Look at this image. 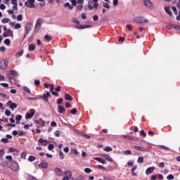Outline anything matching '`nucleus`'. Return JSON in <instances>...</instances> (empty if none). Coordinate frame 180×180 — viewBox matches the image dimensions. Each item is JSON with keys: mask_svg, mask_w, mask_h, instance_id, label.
<instances>
[{"mask_svg": "<svg viewBox=\"0 0 180 180\" xmlns=\"http://www.w3.org/2000/svg\"><path fill=\"white\" fill-rule=\"evenodd\" d=\"M134 23H148V20L144 17H136L134 19Z\"/></svg>", "mask_w": 180, "mask_h": 180, "instance_id": "1", "label": "nucleus"}, {"mask_svg": "<svg viewBox=\"0 0 180 180\" xmlns=\"http://www.w3.org/2000/svg\"><path fill=\"white\" fill-rule=\"evenodd\" d=\"M8 64H9V63L6 60H1L0 61L1 70H6V68H8Z\"/></svg>", "mask_w": 180, "mask_h": 180, "instance_id": "2", "label": "nucleus"}, {"mask_svg": "<svg viewBox=\"0 0 180 180\" xmlns=\"http://www.w3.org/2000/svg\"><path fill=\"white\" fill-rule=\"evenodd\" d=\"M9 168H11V169L13 171H19V164H18L16 162H13L9 166Z\"/></svg>", "mask_w": 180, "mask_h": 180, "instance_id": "3", "label": "nucleus"}, {"mask_svg": "<svg viewBox=\"0 0 180 180\" xmlns=\"http://www.w3.org/2000/svg\"><path fill=\"white\" fill-rule=\"evenodd\" d=\"M25 5L27 8H36V5H34V0H27Z\"/></svg>", "mask_w": 180, "mask_h": 180, "instance_id": "4", "label": "nucleus"}, {"mask_svg": "<svg viewBox=\"0 0 180 180\" xmlns=\"http://www.w3.org/2000/svg\"><path fill=\"white\" fill-rule=\"evenodd\" d=\"M65 176L63 180H70V178L72 176V173L70 170H65L64 172Z\"/></svg>", "mask_w": 180, "mask_h": 180, "instance_id": "5", "label": "nucleus"}, {"mask_svg": "<svg viewBox=\"0 0 180 180\" xmlns=\"http://www.w3.org/2000/svg\"><path fill=\"white\" fill-rule=\"evenodd\" d=\"M144 5L148 8V9H154V5H153V3L150 0H143Z\"/></svg>", "mask_w": 180, "mask_h": 180, "instance_id": "6", "label": "nucleus"}, {"mask_svg": "<svg viewBox=\"0 0 180 180\" xmlns=\"http://www.w3.org/2000/svg\"><path fill=\"white\" fill-rule=\"evenodd\" d=\"M41 23H43V19L39 18L35 24V30H40V27H41Z\"/></svg>", "mask_w": 180, "mask_h": 180, "instance_id": "7", "label": "nucleus"}, {"mask_svg": "<svg viewBox=\"0 0 180 180\" xmlns=\"http://www.w3.org/2000/svg\"><path fill=\"white\" fill-rule=\"evenodd\" d=\"M34 123L36 124H40L41 127H44V126H46V122H44L41 118H40L39 120H35Z\"/></svg>", "mask_w": 180, "mask_h": 180, "instance_id": "8", "label": "nucleus"}, {"mask_svg": "<svg viewBox=\"0 0 180 180\" xmlns=\"http://www.w3.org/2000/svg\"><path fill=\"white\" fill-rule=\"evenodd\" d=\"M38 143H40V144H41V146H44V147H46V146H47L49 144V141L40 138L38 140Z\"/></svg>", "mask_w": 180, "mask_h": 180, "instance_id": "9", "label": "nucleus"}, {"mask_svg": "<svg viewBox=\"0 0 180 180\" xmlns=\"http://www.w3.org/2000/svg\"><path fill=\"white\" fill-rule=\"evenodd\" d=\"M32 27H33V25L32 23H27L25 27V34H29L30 30H32Z\"/></svg>", "mask_w": 180, "mask_h": 180, "instance_id": "10", "label": "nucleus"}, {"mask_svg": "<svg viewBox=\"0 0 180 180\" xmlns=\"http://www.w3.org/2000/svg\"><path fill=\"white\" fill-rule=\"evenodd\" d=\"M54 172L58 176H61L63 175V170L59 167H56L54 169Z\"/></svg>", "mask_w": 180, "mask_h": 180, "instance_id": "11", "label": "nucleus"}, {"mask_svg": "<svg viewBox=\"0 0 180 180\" xmlns=\"http://www.w3.org/2000/svg\"><path fill=\"white\" fill-rule=\"evenodd\" d=\"M155 169V167H148L146 171V175H150V174H153Z\"/></svg>", "mask_w": 180, "mask_h": 180, "instance_id": "12", "label": "nucleus"}, {"mask_svg": "<svg viewBox=\"0 0 180 180\" xmlns=\"http://www.w3.org/2000/svg\"><path fill=\"white\" fill-rule=\"evenodd\" d=\"M134 148L135 150H138V151H148V149H147L146 148L144 147H141V146H134Z\"/></svg>", "mask_w": 180, "mask_h": 180, "instance_id": "13", "label": "nucleus"}, {"mask_svg": "<svg viewBox=\"0 0 180 180\" xmlns=\"http://www.w3.org/2000/svg\"><path fill=\"white\" fill-rule=\"evenodd\" d=\"M91 27H92V25H80L79 26H76V29H88Z\"/></svg>", "mask_w": 180, "mask_h": 180, "instance_id": "14", "label": "nucleus"}, {"mask_svg": "<svg viewBox=\"0 0 180 180\" xmlns=\"http://www.w3.org/2000/svg\"><path fill=\"white\" fill-rule=\"evenodd\" d=\"M39 167H40V168H48L49 167V163H47V162H44L42 161L41 162V163L39 165Z\"/></svg>", "mask_w": 180, "mask_h": 180, "instance_id": "15", "label": "nucleus"}, {"mask_svg": "<svg viewBox=\"0 0 180 180\" xmlns=\"http://www.w3.org/2000/svg\"><path fill=\"white\" fill-rule=\"evenodd\" d=\"M102 157H103V158H105L107 161H109L110 162H113V160L112 159V158H110V156H108L106 154H103Z\"/></svg>", "mask_w": 180, "mask_h": 180, "instance_id": "16", "label": "nucleus"}, {"mask_svg": "<svg viewBox=\"0 0 180 180\" xmlns=\"http://www.w3.org/2000/svg\"><path fill=\"white\" fill-rule=\"evenodd\" d=\"M94 160L96 161H98V162H101V164H105L106 161L103 159H102V158H94Z\"/></svg>", "mask_w": 180, "mask_h": 180, "instance_id": "17", "label": "nucleus"}, {"mask_svg": "<svg viewBox=\"0 0 180 180\" xmlns=\"http://www.w3.org/2000/svg\"><path fill=\"white\" fill-rule=\"evenodd\" d=\"M165 11L166 12V13H167L169 15V16H172V12H171V9L169 8V7H165Z\"/></svg>", "mask_w": 180, "mask_h": 180, "instance_id": "18", "label": "nucleus"}, {"mask_svg": "<svg viewBox=\"0 0 180 180\" xmlns=\"http://www.w3.org/2000/svg\"><path fill=\"white\" fill-rule=\"evenodd\" d=\"M65 99H66V101H72V97L71 96V95H70V94L66 93L65 94Z\"/></svg>", "mask_w": 180, "mask_h": 180, "instance_id": "19", "label": "nucleus"}, {"mask_svg": "<svg viewBox=\"0 0 180 180\" xmlns=\"http://www.w3.org/2000/svg\"><path fill=\"white\" fill-rule=\"evenodd\" d=\"M33 116H34V113H27L25 115V119H26V120H27L29 119H32V117H33Z\"/></svg>", "mask_w": 180, "mask_h": 180, "instance_id": "20", "label": "nucleus"}, {"mask_svg": "<svg viewBox=\"0 0 180 180\" xmlns=\"http://www.w3.org/2000/svg\"><path fill=\"white\" fill-rule=\"evenodd\" d=\"M28 50L29 51H34V50H36V46H34L33 44H30L28 46Z\"/></svg>", "mask_w": 180, "mask_h": 180, "instance_id": "21", "label": "nucleus"}, {"mask_svg": "<svg viewBox=\"0 0 180 180\" xmlns=\"http://www.w3.org/2000/svg\"><path fill=\"white\" fill-rule=\"evenodd\" d=\"M36 160V157L33 156V155H30L28 158V161H30V162H33V161Z\"/></svg>", "mask_w": 180, "mask_h": 180, "instance_id": "22", "label": "nucleus"}, {"mask_svg": "<svg viewBox=\"0 0 180 180\" xmlns=\"http://www.w3.org/2000/svg\"><path fill=\"white\" fill-rule=\"evenodd\" d=\"M59 112L60 113H65V108L63 107V105L58 106Z\"/></svg>", "mask_w": 180, "mask_h": 180, "instance_id": "23", "label": "nucleus"}, {"mask_svg": "<svg viewBox=\"0 0 180 180\" xmlns=\"http://www.w3.org/2000/svg\"><path fill=\"white\" fill-rule=\"evenodd\" d=\"M122 154H124V155H131V150H124L122 151Z\"/></svg>", "mask_w": 180, "mask_h": 180, "instance_id": "24", "label": "nucleus"}, {"mask_svg": "<svg viewBox=\"0 0 180 180\" xmlns=\"http://www.w3.org/2000/svg\"><path fill=\"white\" fill-rule=\"evenodd\" d=\"M16 108H18V105L15 103H13L10 105V109H11L12 110L16 109Z\"/></svg>", "mask_w": 180, "mask_h": 180, "instance_id": "25", "label": "nucleus"}, {"mask_svg": "<svg viewBox=\"0 0 180 180\" xmlns=\"http://www.w3.org/2000/svg\"><path fill=\"white\" fill-rule=\"evenodd\" d=\"M137 162L138 164H143L144 162V158L143 157H139Z\"/></svg>", "mask_w": 180, "mask_h": 180, "instance_id": "26", "label": "nucleus"}, {"mask_svg": "<svg viewBox=\"0 0 180 180\" xmlns=\"http://www.w3.org/2000/svg\"><path fill=\"white\" fill-rule=\"evenodd\" d=\"M170 27H174V29H178V30H180V26L176 25L175 24H169Z\"/></svg>", "mask_w": 180, "mask_h": 180, "instance_id": "27", "label": "nucleus"}, {"mask_svg": "<svg viewBox=\"0 0 180 180\" xmlns=\"http://www.w3.org/2000/svg\"><path fill=\"white\" fill-rule=\"evenodd\" d=\"M122 137L124 139H127V140H134V138L133 136H130L129 135H123Z\"/></svg>", "mask_w": 180, "mask_h": 180, "instance_id": "28", "label": "nucleus"}, {"mask_svg": "<svg viewBox=\"0 0 180 180\" xmlns=\"http://www.w3.org/2000/svg\"><path fill=\"white\" fill-rule=\"evenodd\" d=\"M17 20L18 22H22V20H23V15H22L21 14L18 15L17 16Z\"/></svg>", "mask_w": 180, "mask_h": 180, "instance_id": "29", "label": "nucleus"}, {"mask_svg": "<svg viewBox=\"0 0 180 180\" xmlns=\"http://www.w3.org/2000/svg\"><path fill=\"white\" fill-rule=\"evenodd\" d=\"M22 56H23V51H21L15 54V57H17V58L22 57Z\"/></svg>", "mask_w": 180, "mask_h": 180, "instance_id": "30", "label": "nucleus"}, {"mask_svg": "<svg viewBox=\"0 0 180 180\" xmlns=\"http://www.w3.org/2000/svg\"><path fill=\"white\" fill-rule=\"evenodd\" d=\"M10 74L11 75H13V77H17L18 75V72L15 71V70H11L10 71Z\"/></svg>", "mask_w": 180, "mask_h": 180, "instance_id": "31", "label": "nucleus"}, {"mask_svg": "<svg viewBox=\"0 0 180 180\" xmlns=\"http://www.w3.org/2000/svg\"><path fill=\"white\" fill-rule=\"evenodd\" d=\"M4 44H6V46L11 45V39H6L4 40Z\"/></svg>", "mask_w": 180, "mask_h": 180, "instance_id": "32", "label": "nucleus"}, {"mask_svg": "<svg viewBox=\"0 0 180 180\" xmlns=\"http://www.w3.org/2000/svg\"><path fill=\"white\" fill-rule=\"evenodd\" d=\"M27 155V153L26 152H22L20 155L21 158H23L24 160H26V155Z\"/></svg>", "mask_w": 180, "mask_h": 180, "instance_id": "33", "label": "nucleus"}, {"mask_svg": "<svg viewBox=\"0 0 180 180\" xmlns=\"http://www.w3.org/2000/svg\"><path fill=\"white\" fill-rule=\"evenodd\" d=\"M42 99H44V101H46V102H49V97L47 96V94H44L43 96H42Z\"/></svg>", "mask_w": 180, "mask_h": 180, "instance_id": "34", "label": "nucleus"}, {"mask_svg": "<svg viewBox=\"0 0 180 180\" xmlns=\"http://www.w3.org/2000/svg\"><path fill=\"white\" fill-rule=\"evenodd\" d=\"M5 155V150L4 149L0 150V158H2Z\"/></svg>", "mask_w": 180, "mask_h": 180, "instance_id": "35", "label": "nucleus"}, {"mask_svg": "<svg viewBox=\"0 0 180 180\" xmlns=\"http://www.w3.org/2000/svg\"><path fill=\"white\" fill-rule=\"evenodd\" d=\"M112 148L110 146H107L105 148V151H107V153H109L110 151H112Z\"/></svg>", "mask_w": 180, "mask_h": 180, "instance_id": "36", "label": "nucleus"}, {"mask_svg": "<svg viewBox=\"0 0 180 180\" xmlns=\"http://www.w3.org/2000/svg\"><path fill=\"white\" fill-rule=\"evenodd\" d=\"M1 141L2 143H9V139H8L7 138H3V139H1Z\"/></svg>", "mask_w": 180, "mask_h": 180, "instance_id": "37", "label": "nucleus"}, {"mask_svg": "<svg viewBox=\"0 0 180 180\" xmlns=\"http://www.w3.org/2000/svg\"><path fill=\"white\" fill-rule=\"evenodd\" d=\"M44 39H45V40H47V41H51V37H50L49 35H45Z\"/></svg>", "mask_w": 180, "mask_h": 180, "instance_id": "38", "label": "nucleus"}, {"mask_svg": "<svg viewBox=\"0 0 180 180\" xmlns=\"http://www.w3.org/2000/svg\"><path fill=\"white\" fill-rule=\"evenodd\" d=\"M9 81L11 84H16V80H15V78L13 77H9Z\"/></svg>", "mask_w": 180, "mask_h": 180, "instance_id": "39", "label": "nucleus"}, {"mask_svg": "<svg viewBox=\"0 0 180 180\" xmlns=\"http://www.w3.org/2000/svg\"><path fill=\"white\" fill-rule=\"evenodd\" d=\"M172 11H173L174 15H178V11L176 10V7L173 6V7L172 8Z\"/></svg>", "mask_w": 180, "mask_h": 180, "instance_id": "40", "label": "nucleus"}, {"mask_svg": "<svg viewBox=\"0 0 180 180\" xmlns=\"http://www.w3.org/2000/svg\"><path fill=\"white\" fill-rule=\"evenodd\" d=\"M103 8H106L107 9H110V6H109V4L104 3L103 5Z\"/></svg>", "mask_w": 180, "mask_h": 180, "instance_id": "41", "label": "nucleus"}, {"mask_svg": "<svg viewBox=\"0 0 180 180\" xmlns=\"http://www.w3.org/2000/svg\"><path fill=\"white\" fill-rule=\"evenodd\" d=\"M59 157L61 158V160H63L64 158V153H63V151L59 150Z\"/></svg>", "mask_w": 180, "mask_h": 180, "instance_id": "42", "label": "nucleus"}, {"mask_svg": "<svg viewBox=\"0 0 180 180\" xmlns=\"http://www.w3.org/2000/svg\"><path fill=\"white\" fill-rule=\"evenodd\" d=\"M2 23H8L9 22V18H4L1 20Z\"/></svg>", "mask_w": 180, "mask_h": 180, "instance_id": "43", "label": "nucleus"}, {"mask_svg": "<svg viewBox=\"0 0 180 180\" xmlns=\"http://www.w3.org/2000/svg\"><path fill=\"white\" fill-rule=\"evenodd\" d=\"M99 20V17L98 16V15H94L93 16V20H94L95 22H96V20Z\"/></svg>", "mask_w": 180, "mask_h": 180, "instance_id": "44", "label": "nucleus"}, {"mask_svg": "<svg viewBox=\"0 0 180 180\" xmlns=\"http://www.w3.org/2000/svg\"><path fill=\"white\" fill-rule=\"evenodd\" d=\"M15 120H17L18 122H20V120H22V115H18L16 118Z\"/></svg>", "mask_w": 180, "mask_h": 180, "instance_id": "45", "label": "nucleus"}, {"mask_svg": "<svg viewBox=\"0 0 180 180\" xmlns=\"http://www.w3.org/2000/svg\"><path fill=\"white\" fill-rule=\"evenodd\" d=\"M61 103H63V98H60L57 100V104L58 105H61Z\"/></svg>", "mask_w": 180, "mask_h": 180, "instance_id": "46", "label": "nucleus"}, {"mask_svg": "<svg viewBox=\"0 0 180 180\" xmlns=\"http://www.w3.org/2000/svg\"><path fill=\"white\" fill-rule=\"evenodd\" d=\"M22 25L20 23H17L15 25V29H20Z\"/></svg>", "mask_w": 180, "mask_h": 180, "instance_id": "47", "label": "nucleus"}, {"mask_svg": "<svg viewBox=\"0 0 180 180\" xmlns=\"http://www.w3.org/2000/svg\"><path fill=\"white\" fill-rule=\"evenodd\" d=\"M24 91L27 94H30V89L27 86H24Z\"/></svg>", "mask_w": 180, "mask_h": 180, "instance_id": "48", "label": "nucleus"}, {"mask_svg": "<svg viewBox=\"0 0 180 180\" xmlns=\"http://www.w3.org/2000/svg\"><path fill=\"white\" fill-rule=\"evenodd\" d=\"M6 6H5V4H1L0 5V9H1V11H4V9H6Z\"/></svg>", "mask_w": 180, "mask_h": 180, "instance_id": "49", "label": "nucleus"}, {"mask_svg": "<svg viewBox=\"0 0 180 180\" xmlns=\"http://www.w3.org/2000/svg\"><path fill=\"white\" fill-rule=\"evenodd\" d=\"M0 85L1 86H4V88H8V86H9V84H8V83H1L0 84Z\"/></svg>", "mask_w": 180, "mask_h": 180, "instance_id": "50", "label": "nucleus"}, {"mask_svg": "<svg viewBox=\"0 0 180 180\" xmlns=\"http://www.w3.org/2000/svg\"><path fill=\"white\" fill-rule=\"evenodd\" d=\"M34 85H36L37 86H39V85H40V80H38V79L34 80Z\"/></svg>", "mask_w": 180, "mask_h": 180, "instance_id": "51", "label": "nucleus"}, {"mask_svg": "<svg viewBox=\"0 0 180 180\" xmlns=\"http://www.w3.org/2000/svg\"><path fill=\"white\" fill-rule=\"evenodd\" d=\"M8 151H9L10 153H14V151H18V150H16L15 148H10L8 149Z\"/></svg>", "mask_w": 180, "mask_h": 180, "instance_id": "52", "label": "nucleus"}, {"mask_svg": "<svg viewBox=\"0 0 180 180\" xmlns=\"http://www.w3.org/2000/svg\"><path fill=\"white\" fill-rule=\"evenodd\" d=\"M53 148H54V145L50 143L48 146V150H53Z\"/></svg>", "mask_w": 180, "mask_h": 180, "instance_id": "53", "label": "nucleus"}, {"mask_svg": "<svg viewBox=\"0 0 180 180\" xmlns=\"http://www.w3.org/2000/svg\"><path fill=\"white\" fill-rule=\"evenodd\" d=\"M159 147H160L161 148H163L164 150H169V148L163 145H159Z\"/></svg>", "mask_w": 180, "mask_h": 180, "instance_id": "54", "label": "nucleus"}, {"mask_svg": "<svg viewBox=\"0 0 180 180\" xmlns=\"http://www.w3.org/2000/svg\"><path fill=\"white\" fill-rule=\"evenodd\" d=\"M167 179L168 180L174 179V175L169 174V175L167 176Z\"/></svg>", "mask_w": 180, "mask_h": 180, "instance_id": "55", "label": "nucleus"}, {"mask_svg": "<svg viewBox=\"0 0 180 180\" xmlns=\"http://www.w3.org/2000/svg\"><path fill=\"white\" fill-rule=\"evenodd\" d=\"M91 169L89 168L84 169V172H86V174H91Z\"/></svg>", "mask_w": 180, "mask_h": 180, "instance_id": "56", "label": "nucleus"}, {"mask_svg": "<svg viewBox=\"0 0 180 180\" xmlns=\"http://www.w3.org/2000/svg\"><path fill=\"white\" fill-rule=\"evenodd\" d=\"M140 133L142 136H143V137H146V136H147V134H146V132L143 129L141 130Z\"/></svg>", "mask_w": 180, "mask_h": 180, "instance_id": "57", "label": "nucleus"}, {"mask_svg": "<svg viewBox=\"0 0 180 180\" xmlns=\"http://www.w3.org/2000/svg\"><path fill=\"white\" fill-rule=\"evenodd\" d=\"M65 108H66V109H68V108H70L71 107V103H70V102H67L66 103H65Z\"/></svg>", "mask_w": 180, "mask_h": 180, "instance_id": "58", "label": "nucleus"}, {"mask_svg": "<svg viewBox=\"0 0 180 180\" xmlns=\"http://www.w3.org/2000/svg\"><path fill=\"white\" fill-rule=\"evenodd\" d=\"M77 108H73L70 110V113H77Z\"/></svg>", "mask_w": 180, "mask_h": 180, "instance_id": "59", "label": "nucleus"}, {"mask_svg": "<svg viewBox=\"0 0 180 180\" xmlns=\"http://www.w3.org/2000/svg\"><path fill=\"white\" fill-rule=\"evenodd\" d=\"M6 32L8 33V34H10V36H13V32H12V30H7Z\"/></svg>", "mask_w": 180, "mask_h": 180, "instance_id": "60", "label": "nucleus"}, {"mask_svg": "<svg viewBox=\"0 0 180 180\" xmlns=\"http://www.w3.org/2000/svg\"><path fill=\"white\" fill-rule=\"evenodd\" d=\"M158 167H160V168H164L165 165H164V162H160L159 163Z\"/></svg>", "mask_w": 180, "mask_h": 180, "instance_id": "61", "label": "nucleus"}, {"mask_svg": "<svg viewBox=\"0 0 180 180\" xmlns=\"http://www.w3.org/2000/svg\"><path fill=\"white\" fill-rule=\"evenodd\" d=\"M54 91V84H51V89H50V92H53Z\"/></svg>", "mask_w": 180, "mask_h": 180, "instance_id": "62", "label": "nucleus"}, {"mask_svg": "<svg viewBox=\"0 0 180 180\" xmlns=\"http://www.w3.org/2000/svg\"><path fill=\"white\" fill-rule=\"evenodd\" d=\"M6 160H9V161H12V155H7L6 156Z\"/></svg>", "mask_w": 180, "mask_h": 180, "instance_id": "63", "label": "nucleus"}, {"mask_svg": "<svg viewBox=\"0 0 180 180\" xmlns=\"http://www.w3.org/2000/svg\"><path fill=\"white\" fill-rule=\"evenodd\" d=\"M55 136L56 137H60V131H55Z\"/></svg>", "mask_w": 180, "mask_h": 180, "instance_id": "64", "label": "nucleus"}]
</instances>
